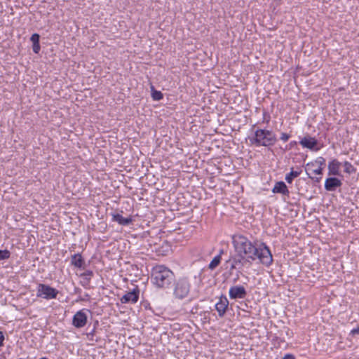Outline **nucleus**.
Instances as JSON below:
<instances>
[{
  "instance_id": "nucleus-1",
  "label": "nucleus",
  "mask_w": 359,
  "mask_h": 359,
  "mask_svg": "<svg viewBox=\"0 0 359 359\" xmlns=\"http://www.w3.org/2000/svg\"><path fill=\"white\" fill-rule=\"evenodd\" d=\"M231 240L236 254L250 262L259 259V262L266 267L272 264L273 255L266 243H262L259 247H257L242 234L233 235Z\"/></svg>"
},
{
  "instance_id": "nucleus-2",
  "label": "nucleus",
  "mask_w": 359,
  "mask_h": 359,
  "mask_svg": "<svg viewBox=\"0 0 359 359\" xmlns=\"http://www.w3.org/2000/svg\"><path fill=\"white\" fill-rule=\"evenodd\" d=\"M151 281L158 288L168 289L175 283V276L165 265H156L151 271Z\"/></svg>"
},
{
  "instance_id": "nucleus-3",
  "label": "nucleus",
  "mask_w": 359,
  "mask_h": 359,
  "mask_svg": "<svg viewBox=\"0 0 359 359\" xmlns=\"http://www.w3.org/2000/svg\"><path fill=\"white\" fill-rule=\"evenodd\" d=\"M250 144L256 147H271L277 142L275 133L272 130L266 129H257L254 136L250 137Z\"/></svg>"
},
{
  "instance_id": "nucleus-4",
  "label": "nucleus",
  "mask_w": 359,
  "mask_h": 359,
  "mask_svg": "<svg viewBox=\"0 0 359 359\" xmlns=\"http://www.w3.org/2000/svg\"><path fill=\"white\" fill-rule=\"evenodd\" d=\"M246 263H249L250 264L251 262L243 257L235 254L229 257V259L225 262L224 266H226V269H228L229 274L230 276L233 275V271L236 270V276L237 278H238L239 274L242 272L243 267Z\"/></svg>"
},
{
  "instance_id": "nucleus-5",
  "label": "nucleus",
  "mask_w": 359,
  "mask_h": 359,
  "mask_svg": "<svg viewBox=\"0 0 359 359\" xmlns=\"http://www.w3.org/2000/svg\"><path fill=\"white\" fill-rule=\"evenodd\" d=\"M191 283L187 278H180L175 283L173 295L175 298L182 300L186 298L190 292Z\"/></svg>"
},
{
  "instance_id": "nucleus-6",
  "label": "nucleus",
  "mask_w": 359,
  "mask_h": 359,
  "mask_svg": "<svg viewBox=\"0 0 359 359\" xmlns=\"http://www.w3.org/2000/svg\"><path fill=\"white\" fill-rule=\"evenodd\" d=\"M59 291L48 285L41 283L38 285L36 296L46 299H56Z\"/></svg>"
},
{
  "instance_id": "nucleus-7",
  "label": "nucleus",
  "mask_w": 359,
  "mask_h": 359,
  "mask_svg": "<svg viewBox=\"0 0 359 359\" xmlns=\"http://www.w3.org/2000/svg\"><path fill=\"white\" fill-rule=\"evenodd\" d=\"M88 320V316L86 313L85 309H81L77 311L73 316L72 325L76 328L83 327Z\"/></svg>"
},
{
  "instance_id": "nucleus-8",
  "label": "nucleus",
  "mask_w": 359,
  "mask_h": 359,
  "mask_svg": "<svg viewBox=\"0 0 359 359\" xmlns=\"http://www.w3.org/2000/svg\"><path fill=\"white\" fill-rule=\"evenodd\" d=\"M229 295L231 299H244L247 291L243 285H235L230 287Z\"/></svg>"
},
{
  "instance_id": "nucleus-9",
  "label": "nucleus",
  "mask_w": 359,
  "mask_h": 359,
  "mask_svg": "<svg viewBox=\"0 0 359 359\" xmlns=\"http://www.w3.org/2000/svg\"><path fill=\"white\" fill-rule=\"evenodd\" d=\"M140 290L137 287L134 288L131 292H127L121 298L122 304H135L139 299Z\"/></svg>"
},
{
  "instance_id": "nucleus-10",
  "label": "nucleus",
  "mask_w": 359,
  "mask_h": 359,
  "mask_svg": "<svg viewBox=\"0 0 359 359\" xmlns=\"http://www.w3.org/2000/svg\"><path fill=\"white\" fill-rule=\"evenodd\" d=\"M229 301L226 296L222 295L219 297V300L218 302L216 303L215 307L216 311L218 313V315L219 317H223L228 309L229 306Z\"/></svg>"
},
{
  "instance_id": "nucleus-11",
  "label": "nucleus",
  "mask_w": 359,
  "mask_h": 359,
  "mask_svg": "<svg viewBox=\"0 0 359 359\" xmlns=\"http://www.w3.org/2000/svg\"><path fill=\"white\" fill-rule=\"evenodd\" d=\"M342 185V182L337 177H328L325 182V189L328 191H334Z\"/></svg>"
},
{
  "instance_id": "nucleus-12",
  "label": "nucleus",
  "mask_w": 359,
  "mask_h": 359,
  "mask_svg": "<svg viewBox=\"0 0 359 359\" xmlns=\"http://www.w3.org/2000/svg\"><path fill=\"white\" fill-rule=\"evenodd\" d=\"M299 143L304 148L316 151L319 149L318 148H316L318 144V140L316 138L310 136L304 137L301 140Z\"/></svg>"
},
{
  "instance_id": "nucleus-13",
  "label": "nucleus",
  "mask_w": 359,
  "mask_h": 359,
  "mask_svg": "<svg viewBox=\"0 0 359 359\" xmlns=\"http://www.w3.org/2000/svg\"><path fill=\"white\" fill-rule=\"evenodd\" d=\"M341 163L337 159H332L328 163V175H340V166Z\"/></svg>"
},
{
  "instance_id": "nucleus-14",
  "label": "nucleus",
  "mask_w": 359,
  "mask_h": 359,
  "mask_svg": "<svg viewBox=\"0 0 359 359\" xmlns=\"http://www.w3.org/2000/svg\"><path fill=\"white\" fill-rule=\"evenodd\" d=\"M111 215L112 217V221L117 222L120 225L128 226L133 222L132 217H123L121 215L118 213H111Z\"/></svg>"
},
{
  "instance_id": "nucleus-15",
  "label": "nucleus",
  "mask_w": 359,
  "mask_h": 359,
  "mask_svg": "<svg viewBox=\"0 0 359 359\" xmlns=\"http://www.w3.org/2000/svg\"><path fill=\"white\" fill-rule=\"evenodd\" d=\"M272 192L274 194H276V193L282 194L283 195H285L287 196H289V195H290V191L287 189V187L286 186L285 182L283 181L277 182L275 184V185L272 189Z\"/></svg>"
},
{
  "instance_id": "nucleus-16",
  "label": "nucleus",
  "mask_w": 359,
  "mask_h": 359,
  "mask_svg": "<svg viewBox=\"0 0 359 359\" xmlns=\"http://www.w3.org/2000/svg\"><path fill=\"white\" fill-rule=\"evenodd\" d=\"M71 264L79 269H84L85 261L81 255L77 253L72 255Z\"/></svg>"
},
{
  "instance_id": "nucleus-17",
  "label": "nucleus",
  "mask_w": 359,
  "mask_h": 359,
  "mask_svg": "<svg viewBox=\"0 0 359 359\" xmlns=\"http://www.w3.org/2000/svg\"><path fill=\"white\" fill-rule=\"evenodd\" d=\"M39 39H40V35L37 33L33 34L30 38V40L32 42L33 52L36 54L39 53L41 50Z\"/></svg>"
},
{
  "instance_id": "nucleus-18",
  "label": "nucleus",
  "mask_w": 359,
  "mask_h": 359,
  "mask_svg": "<svg viewBox=\"0 0 359 359\" xmlns=\"http://www.w3.org/2000/svg\"><path fill=\"white\" fill-rule=\"evenodd\" d=\"M301 172L302 170L300 168H297V170H293L292 168V170L285 175V180L287 183L291 184L293 180L301 174Z\"/></svg>"
},
{
  "instance_id": "nucleus-19",
  "label": "nucleus",
  "mask_w": 359,
  "mask_h": 359,
  "mask_svg": "<svg viewBox=\"0 0 359 359\" xmlns=\"http://www.w3.org/2000/svg\"><path fill=\"white\" fill-rule=\"evenodd\" d=\"M316 164L318 165V168H323L325 165V159L323 157H318L315 162H309L306 165V170H310L315 166Z\"/></svg>"
},
{
  "instance_id": "nucleus-20",
  "label": "nucleus",
  "mask_w": 359,
  "mask_h": 359,
  "mask_svg": "<svg viewBox=\"0 0 359 359\" xmlns=\"http://www.w3.org/2000/svg\"><path fill=\"white\" fill-rule=\"evenodd\" d=\"M221 260L222 259L220 255H216L210 262L208 265V269L210 270H214L216 267H217L219 265Z\"/></svg>"
},
{
  "instance_id": "nucleus-21",
  "label": "nucleus",
  "mask_w": 359,
  "mask_h": 359,
  "mask_svg": "<svg viewBox=\"0 0 359 359\" xmlns=\"http://www.w3.org/2000/svg\"><path fill=\"white\" fill-rule=\"evenodd\" d=\"M151 97L155 101H159L163 99V95L161 91L156 90L153 86L151 87Z\"/></svg>"
},
{
  "instance_id": "nucleus-22",
  "label": "nucleus",
  "mask_w": 359,
  "mask_h": 359,
  "mask_svg": "<svg viewBox=\"0 0 359 359\" xmlns=\"http://www.w3.org/2000/svg\"><path fill=\"white\" fill-rule=\"evenodd\" d=\"M344 172L348 174H352L355 172V168L348 161L344 162Z\"/></svg>"
},
{
  "instance_id": "nucleus-23",
  "label": "nucleus",
  "mask_w": 359,
  "mask_h": 359,
  "mask_svg": "<svg viewBox=\"0 0 359 359\" xmlns=\"http://www.w3.org/2000/svg\"><path fill=\"white\" fill-rule=\"evenodd\" d=\"M11 257V252L8 250H0V261L8 259Z\"/></svg>"
},
{
  "instance_id": "nucleus-24",
  "label": "nucleus",
  "mask_w": 359,
  "mask_h": 359,
  "mask_svg": "<svg viewBox=\"0 0 359 359\" xmlns=\"http://www.w3.org/2000/svg\"><path fill=\"white\" fill-rule=\"evenodd\" d=\"M290 137L291 135L290 134L282 133L280 139L283 142H287L290 138Z\"/></svg>"
},
{
  "instance_id": "nucleus-25",
  "label": "nucleus",
  "mask_w": 359,
  "mask_h": 359,
  "mask_svg": "<svg viewBox=\"0 0 359 359\" xmlns=\"http://www.w3.org/2000/svg\"><path fill=\"white\" fill-rule=\"evenodd\" d=\"M311 170V171L316 174V175H321L323 174V168H315V169H310Z\"/></svg>"
},
{
  "instance_id": "nucleus-26",
  "label": "nucleus",
  "mask_w": 359,
  "mask_h": 359,
  "mask_svg": "<svg viewBox=\"0 0 359 359\" xmlns=\"http://www.w3.org/2000/svg\"><path fill=\"white\" fill-rule=\"evenodd\" d=\"M297 142L296 141H291L288 144L289 147H286L285 150L290 149L294 147L295 146H297Z\"/></svg>"
},
{
  "instance_id": "nucleus-27",
  "label": "nucleus",
  "mask_w": 359,
  "mask_h": 359,
  "mask_svg": "<svg viewBox=\"0 0 359 359\" xmlns=\"http://www.w3.org/2000/svg\"><path fill=\"white\" fill-rule=\"evenodd\" d=\"M81 276H88L90 278L91 276H93V273L92 271L87 270Z\"/></svg>"
},
{
  "instance_id": "nucleus-28",
  "label": "nucleus",
  "mask_w": 359,
  "mask_h": 359,
  "mask_svg": "<svg viewBox=\"0 0 359 359\" xmlns=\"http://www.w3.org/2000/svg\"><path fill=\"white\" fill-rule=\"evenodd\" d=\"M351 334H352V335L359 334V326H358L357 327L353 329L351 331Z\"/></svg>"
},
{
  "instance_id": "nucleus-29",
  "label": "nucleus",
  "mask_w": 359,
  "mask_h": 359,
  "mask_svg": "<svg viewBox=\"0 0 359 359\" xmlns=\"http://www.w3.org/2000/svg\"><path fill=\"white\" fill-rule=\"evenodd\" d=\"M4 335L1 331H0V346L4 345Z\"/></svg>"
},
{
  "instance_id": "nucleus-30",
  "label": "nucleus",
  "mask_w": 359,
  "mask_h": 359,
  "mask_svg": "<svg viewBox=\"0 0 359 359\" xmlns=\"http://www.w3.org/2000/svg\"><path fill=\"white\" fill-rule=\"evenodd\" d=\"M282 359H295V358L292 354L287 353V354H285Z\"/></svg>"
},
{
  "instance_id": "nucleus-31",
  "label": "nucleus",
  "mask_w": 359,
  "mask_h": 359,
  "mask_svg": "<svg viewBox=\"0 0 359 359\" xmlns=\"http://www.w3.org/2000/svg\"><path fill=\"white\" fill-rule=\"evenodd\" d=\"M307 175H309V177L313 180L315 182H319L320 180H321V177H316V178H313L311 176L309 175V174L308 172H306Z\"/></svg>"
},
{
  "instance_id": "nucleus-32",
  "label": "nucleus",
  "mask_w": 359,
  "mask_h": 359,
  "mask_svg": "<svg viewBox=\"0 0 359 359\" xmlns=\"http://www.w3.org/2000/svg\"><path fill=\"white\" fill-rule=\"evenodd\" d=\"M263 115H264V120H263V121L266 122V123H268L269 122L270 117L269 116L268 118H265V116L266 115V112H264Z\"/></svg>"
},
{
  "instance_id": "nucleus-33",
  "label": "nucleus",
  "mask_w": 359,
  "mask_h": 359,
  "mask_svg": "<svg viewBox=\"0 0 359 359\" xmlns=\"http://www.w3.org/2000/svg\"><path fill=\"white\" fill-rule=\"evenodd\" d=\"M224 254V250L223 249H221L219 252V254L217 255H220V257H222V255Z\"/></svg>"
},
{
  "instance_id": "nucleus-34",
  "label": "nucleus",
  "mask_w": 359,
  "mask_h": 359,
  "mask_svg": "<svg viewBox=\"0 0 359 359\" xmlns=\"http://www.w3.org/2000/svg\"><path fill=\"white\" fill-rule=\"evenodd\" d=\"M95 332V328L88 334V335H93Z\"/></svg>"
}]
</instances>
